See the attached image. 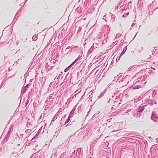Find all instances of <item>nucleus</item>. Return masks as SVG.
Masks as SVG:
<instances>
[{"label": "nucleus", "instance_id": "nucleus-1", "mask_svg": "<svg viewBox=\"0 0 158 158\" xmlns=\"http://www.w3.org/2000/svg\"><path fill=\"white\" fill-rule=\"evenodd\" d=\"M145 77L141 76V78H138L135 80L132 85L133 89H139L143 85L145 84L147 82L145 81Z\"/></svg>", "mask_w": 158, "mask_h": 158}, {"label": "nucleus", "instance_id": "nucleus-2", "mask_svg": "<svg viewBox=\"0 0 158 158\" xmlns=\"http://www.w3.org/2000/svg\"><path fill=\"white\" fill-rule=\"evenodd\" d=\"M130 78V76L129 75H126L125 76H123L121 79L118 78L117 79L116 82L122 83V86H123L127 85L129 82Z\"/></svg>", "mask_w": 158, "mask_h": 158}, {"label": "nucleus", "instance_id": "nucleus-3", "mask_svg": "<svg viewBox=\"0 0 158 158\" xmlns=\"http://www.w3.org/2000/svg\"><path fill=\"white\" fill-rule=\"evenodd\" d=\"M148 98H150V96L148 95H146L144 97L143 99L144 101H145V103H147L148 105L152 106L154 104H156L157 102L155 100L150 99Z\"/></svg>", "mask_w": 158, "mask_h": 158}, {"label": "nucleus", "instance_id": "nucleus-4", "mask_svg": "<svg viewBox=\"0 0 158 158\" xmlns=\"http://www.w3.org/2000/svg\"><path fill=\"white\" fill-rule=\"evenodd\" d=\"M121 93V92L120 91H117L112 95V97L113 98H115V100L118 99L119 98Z\"/></svg>", "mask_w": 158, "mask_h": 158}, {"label": "nucleus", "instance_id": "nucleus-5", "mask_svg": "<svg viewBox=\"0 0 158 158\" xmlns=\"http://www.w3.org/2000/svg\"><path fill=\"white\" fill-rule=\"evenodd\" d=\"M31 85V84L29 83L27 84L26 86L23 87L21 90L20 96H23V95L26 92L27 89Z\"/></svg>", "mask_w": 158, "mask_h": 158}, {"label": "nucleus", "instance_id": "nucleus-6", "mask_svg": "<svg viewBox=\"0 0 158 158\" xmlns=\"http://www.w3.org/2000/svg\"><path fill=\"white\" fill-rule=\"evenodd\" d=\"M151 119L153 121H157L158 120V116L154 112H152L151 117Z\"/></svg>", "mask_w": 158, "mask_h": 158}, {"label": "nucleus", "instance_id": "nucleus-7", "mask_svg": "<svg viewBox=\"0 0 158 158\" xmlns=\"http://www.w3.org/2000/svg\"><path fill=\"white\" fill-rule=\"evenodd\" d=\"M131 7V5L130 4V3H129L127 4H126L125 5H123L120 8V9H121V10H127V9L128 8L129 9V7Z\"/></svg>", "mask_w": 158, "mask_h": 158}, {"label": "nucleus", "instance_id": "nucleus-8", "mask_svg": "<svg viewBox=\"0 0 158 158\" xmlns=\"http://www.w3.org/2000/svg\"><path fill=\"white\" fill-rule=\"evenodd\" d=\"M147 105H140L136 109V111L138 112L141 113L144 110V107H146Z\"/></svg>", "mask_w": 158, "mask_h": 158}, {"label": "nucleus", "instance_id": "nucleus-9", "mask_svg": "<svg viewBox=\"0 0 158 158\" xmlns=\"http://www.w3.org/2000/svg\"><path fill=\"white\" fill-rule=\"evenodd\" d=\"M143 3L142 0H139L137 3V6L138 8L141 9L143 7Z\"/></svg>", "mask_w": 158, "mask_h": 158}, {"label": "nucleus", "instance_id": "nucleus-10", "mask_svg": "<svg viewBox=\"0 0 158 158\" xmlns=\"http://www.w3.org/2000/svg\"><path fill=\"white\" fill-rule=\"evenodd\" d=\"M76 106H75V107L70 112L69 116L71 117H72L74 115V112L76 109Z\"/></svg>", "mask_w": 158, "mask_h": 158}, {"label": "nucleus", "instance_id": "nucleus-11", "mask_svg": "<svg viewBox=\"0 0 158 158\" xmlns=\"http://www.w3.org/2000/svg\"><path fill=\"white\" fill-rule=\"evenodd\" d=\"M31 91H29L28 93V94L27 96V98H30V99H32V96L33 95V93L32 92L31 90Z\"/></svg>", "mask_w": 158, "mask_h": 158}, {"label": "nucleus", "instance_id": "nucleus-12", "mask_svg": "<svg viewBox=\"0 0 158 158\" xmlns=\"http://www.w3.org/2000/svg\"><path fill=\"white\" fill-rule=\"evenodd\" d=\"M106 89L104 91H103L102 93H101L99 96L98 97V99H99L102 97L104 95V94L106 91Z\"/></svg>", "mask_w": 158, "mask_h": 158}, {"label": "nucleus", "instance_id": "nucleus-13", "mask_svg": "<svg viewBox=\"0 0 158 158\" xmlns=\"http://www.w3.org/2000/svg\"><path fill=\"white\" fill-rule=\"evenodd\" d=\"M127 49V46L125 47L124 48H123V51L122 53H121L120 55L119 56L120 57H121V56L125 53V52L126 51Z\"/></svg>", "mask_w": 158, "mask_h": 158}, {"label": "nucleus", "instance_id": "nucleus-14", "mask_svg": "<svg viewBox=\"0 0 158 158\" xmlns=\"http://www.w3.org/2000/svg\"><path fill=\"white\" fill-rule=\"evenodd\" d=\"M76 11L78 13H81L82 12L81 8V7H78L76 10Z\"/></svg>", "mask_w": 158, "mask_h": 158}, {"label": "nucleus", "instance_id": "nucleus-15", "mask_svg": "<svg viewBox=\"0 0 158 158\" xmlns=\"http://www.w3.org/2000/svg\"><path fill=\"white\" fill-rule=\"evenodd\" d=\"M32 101V99L28 98L27 100L25 102V106H26L29 102H31Z\"/></svg>", "mask_w": 158, "mask_h": 158}, {"label": "nucleus", "instance_id": "nucleus-16", "mask_svg": "<svg viewBox=\"0 0 158 158\" xmlns=\"http://www.w3.org/2000/svg\"><path fill=\"white\" fill-rule=\"evenodd\" d=\"M138 112L137 111L135 110L133 113L132 114L136 118H138L139 116L138 115Z\"/></svg>", "mask_w": 158, "mask_h": 158}, {"label": "nucleus", "instance_id": "nucleus-17", "mask_svg": "<svg viewBox=\"0 0 158 158\" xmlns=\"http://www.w3.org/2000/svg\"><path fill=\"white\" fill-rule=\"evenodd\" d=\"M148 73L149 74L153 75H154L156 73L155 72H154L152 69H149L148 71Z\"/></svg>", "mask_w": 158, "mask_h": 158}, {"label": "nucleus", "instance_id": "nucleus-18", "mask_svg": "<svg viewBox=\"0 0 158 158\" xmlns=\"http://www.w3.org/2000/svg\"><path fill=\"white\" fill-rule=\"evenodd\" d=\"M93 50V48L92 47H91L88 51V54L87 55V56H89V54L91 53L92 52Z\"/></svg>", "mask_w": 158, "mask_h": 158}, {"label": "nucleus", "instance_id": "nucleus-19", "mask_svg": "<svg viewBox=\"0 0 158 158\" xmlns=\"http://www.w3.org/2000/svg\"><path fill=\"white\" fill-rule=\"evenodd\" d=\"M37 35H34L32 37V39L34 41H36L37 39Z\"/></svg>", "mask_w": 158, "mask_h": 158}, {"label": "nucleus", "instance_id": "nucleus-20", "mask_svg": "<svg viewBox=\"0 0 158 158\" xmlns=\"http://www.w3.org/2000/svg\"><path fill=\"white\" fill-rule=\"evenodd\" d=\"M19 11H18L16 14L15 15V18L13 20V21H15V22L17 20V19L18 18L19 16H17V14L18 13H19Z\"/></svg>", "mask_w": 158, "mask_h": 158}, {"label": "nucleus", "instance_id": "nucleus-21", "mask_svg": "<svg viewBox=\"0 0 158 158\" xmlns=\"http://www.w3.org/2000/svg\"><path fill=\"white\" fill-rule=\"evenodd\" d=\"M72 67L70 65H69V66L68 67H67L64 70V72H67V71H68V70L69 69L71 68Z\"/></svg>", "mask_w": 158, "mask_h": 158}, {"label": "nucleus", "instance_id": "nucleus-22", "mask_svg": "<svg viewBox=\"0 0 158 158\" xmlns=\"http://www.w3.org/2000/svg\"><path fill=\"white\" fill-rule=\"evenodd\" d=\"M10 135H9L8 134H7L5 136V139H4L3 141L5 140H5H7L9 138L10 136Z\"/></svg>", "mask_w": 158, "mask_h": 158}, {"label": "nucleus", "instance_id": "nucleus-23", "mask_svg": "<svg viewBox=\"0 0 158 158\" xmlns=\"http://www.w3.org/2000/svg\"><path fill=\"white\" fill-rule=\"evenodd\" d=\"M52 142V140H50V141H46V142L45 145L48 146H49L50 145V144Z\"/></svg>", "mask_w": 158, "mask_h": 158}, {"label": "nucleus", "instance_id": "nucleus-24", "mask_svg": "<svg viewBox=\"0 0 158 158\" xmlns=\"http://www.w3.org/2000/svg\"><path fill=\"white\" fill-rule=\"evenodd\" d=\"M71 118V117H70L69 116V117H68V118L65 121L64 124H65L66 123H68L69 122V120H70V118Z\"/></svg>", "mask_w": 158, "mask_h": 158}, {"label": "nucleus", "instance_id": "nucleus-25", "mask_svg": "<svg viewBox=\"0 0 158 158\" xmlns=\"http://www.w3.org/2000/svg\"><path fill=\"white\" fill-rule=\"evenodd\" d=\"M77 48L78 47L77 46H72V47L71 48V52L72 51V50L73 49L77 50L76 48Z\"/></svg>", "mask_w": 158, "mask_h": 158}, {"label": "nucleus", "instance_id": "nucleus-26", "mask_svg": "<svg viewBox=\"0 0 158 158\" xmlns=\"http://www.w3.org/2000/svg\"><path fill=\"white\" fill-rule=\"evenodd\" d=\"M82 70H81L80 72H78L77 73V76H80V75H81V74H82Z\"/></svg>", "mask_w": 158, "mask_h": 158}, {"label": "nucleus", "instance_id": "nucleus-27", "mask_svg": "<svg viewBox=\"0 0 158 158\" xmlns=\"http://www.w3.org/2000/svg\"><path fill=\"white\" fill-rule=\"evenodd\" d=\"M39 135H37V133L35 135L34 137L33 138V139H31V140H33L34 139H37L38 138V136Z\"/></svg>", "mask_w": 158, "mask_h": 158}, {"label": "nucleus", "instance_id": "nucleus-28", "mask_svg": "<svg viewBox=\"0 0 158 158\" xmlns=\"http://www.w3.org/2000/svg\"><path fill=\"white\" fill-rule=\"evenodd\" d=\"M42 128V127H41L40 128V129L38 130V132H37V135H39V134L40 133Z\"/></svg>", "mask_w": 158, "mask_h": 158}, {"label": "nucleus", "instance_id": "nucleus-29", "mask_svg": "<svg viewBox=\"0 0 158 158\" xmlns=\"http://www.w3.org/2000/svg\"><path fill=\"white\" fill-rule=\"evenodd\" d=\"M121 35H122L121 33V34H120L119 33H118L117 34L115 37L116 38H118L119 37L121 36Z\"/></svg>", "mask_w": 158, "mask_h": 158}, {"label": "nucleus", "instance_id": "nucleus-30", "mask_svg": "<svg viewBox=\"0 0 158 158\" xmlns=\"http://www.w3.org/2000/svg\"><path fill=\"white\" fill-rule=\"evenodd\" d=\"M107 15H105L104 16V18L103 19H105V21L106 22L107 21V18L106 17V16Z\"/></svg>", "mask_w": 158, "mask_h": 158}, {"label": "nucleus", "instance_id": "nucleus-31", "mask_svg": "<svg viewBox=\"0 0 158 158\" xmlns=\"http://www.w3.org/2000/svg\"><path fill=\"white\" fill-rule=\"evenodd\" d=\"M62 73H63L62 72H61L59 74V76L58 77V78L59 79L60 78V77L61 76L62 74Z\"/></svg>", "mask_w": 158, "mask_h": 158}, {"label": "nucleus", "instance_id": "nucleus-32", "mask_svg": "<svg viewBox=\"0 0 158 158\" xmlns=\"http://www.w3.org/2000/svg\"><path fill=\"white\" fill-rule=\"evenodd\" d=\"M4 82H5L4 81H3L2 82L1 85V86L3 87L4 86Z\"/></svg>", "mask_w": 158, "mask_h": 158}, {"label": "nucleus", "instance_id": "nucleus-33", "mask_svg": "<svg viewBox=\"0 0 158 158\" xmlns=\"http://www.w3.org/2000/svg\"><path fill=\"white\" fill-rule=\"evenodd\" d=\"M75 63H76L74 61L70 65L72 67Z\"/></svg>", "mask_w": 158, "mask_h": 158}, {"label": "nucleus", "instance_id": "nucleus-34", "mask_svg": "<svg viewBox=\"0 0 158 158\" xmlns=\"http://www.w3.org/2000/svg\"><path fill=\"white\" fill-rule=\"evenodd\" d=\"M114 85L113 84H111L108 87V88H110L111 87H112L113 86H114Z\"/></svg>", "mask_w": 158, "mask_h": 158}, {"label": "nucleus", "instance_id": "nucleus-35", "mask_svg": "<svg viewBox=\"0 0 158 158\" xmlns=\"http://www.w3.org/2000/svg\"><path fill=\"white\" fill-rule=\"evenodd\" d=\"M121 74H120L119 75H117V77H118L119 78L121 79L122 77H123V76H121L122 75H120Z\"/></svg>", "mask_w": 158, "mask_h": 158}, {"label": "nucleus", "instance_id": "nucleus-36", "mask_svg": "<svg viewBox=\"0 0 158 158\" xmlns=\"http://www.w3.org/2000/svg\"><path fill=\"white\" fill-rule=\"evenodd\" d=\"M156 145H153L151 148V149L152 150V149H153L154 148H155Z\"/></svg>", "mask_w": 158, "mask_h": 158}, {"label": "nucleus", "instance_id": "nucleus-37", "mask_svg": "<svg viewBox=\"0 0 158 158\" xmlns=\"http://www.w3.org/2000/svg\"><path fill=\"white\" fill-rule=\"evenodd\" d=\"M13 128L11 127H10L9 129V131H10V132H12L13 131Z\"/></svg>", "mask_w": 158, "mask_h": 158}, {"label": "nucleus", "instance_id": "nucleus-38", "mask_svg": "<svg viewBox=\"0 0 158 158\" xmlns=\"http://www.w3.org/2000/svg\"><path fill=\"white\" fill-rule=\"evenodd\" d=\"M70 48V47L69 46L68 47L65 49V51H68V52H69V51H68V49Z\"/></svg>", "mask_w": 158, "mask_h": 158}, {"label": "nucleus", "instance_id": "nucleus-39", "mask_svg": "<svg viewBox=\"0 0 158 158\" xmlns=\"http://www.w3.org/2000/svg\"><path fill=\"white\" fill-rule=\"evenodd\" d=\"M23 134H21L20 135H19L18 137L19 138H21L22 137H23Z\"/></svg>", "mask_w": 158, "mask_h": 158}, {"label": "nucleus", "instance_id": "nucleus-40", "mask_svg": "<svg viewBox=\"0 0 158 158\" xmlns=\"http://www.w3.org/2000/svg\"><path fill=\"white\" fill-rule=\"evenodd\" d=\"M53 82H51L49 85V87H51V86L52 87L53 86Z\"/></svg>", "mask_w": 158, "mask_h": 158}, {"label": "nucleus", "instance_id": "nucleus-41", "mask_svg": "<svg viewBox=\"0 0 158 158\" xmlns=\"http://www.w3.org/2000/svg\"><path fill=\"white\" fill-rule=\"evenodd\" d=\"M56 119V116H54L52 118V121H54Z\"/></svg>", "mask_w": 158, "mask_h": 158}, {"label": "nucleus", "instance_id": "nucleus-42", "mask_svg": "<svg viewBox=\"0 0 158 158\" xmlns=\"http://www.w3.org/2000/svg\"><path fill=\"white\" fill-rule=\"evenodd\" d=\"M141 112H138V115L139 117L141 115V114L140 113Z\"/></svg>", "mask_w": 158, "mask_h": 158}, {"label": "nucleus", "instance_id": "nucleus-43", "mask_svg": "<svg viewBox=\"0 0 158 158\" xmlns=\"http://www.w3.org/2000/svg\"><path fill=\"white\" fill-rule=\"evenodd\" d=\"M152 55H153V54H154V53H155V51H154V49H153V50L152 51Z\"/></svg>", "mask_w": 158, "mask_h": 158}, {"label": "nucleus", "instance_id": "nucleus-44", "mask_svg": "<svg viewBox=\"0 0 158 158\" xmlns=\"http://www.w3.org/2000/svg\"><path fill=\"white\" fill-rule=\"evenodd\" d=\"M79 59V58H77V59H76L74 61L76 63V62L78 61Z\"/></svg>", "mask_w": 158, "mask_h": 158}, {"label": "nucleus", "instance_id": "nucleus-45", "mask_svg": "<svg viewBox=\"0 0 158 158\" xmlns=\"http://www.w3.org/2000/svg\"><path fill=\"white\" fill-rule=\"evenodd\" d=\"M118 6H115V9L116 10H117L118 9Z\"/></svg>", "mask_w": 158, "mask_h": 158}, {"label": "nucleus", "instance_id": "nucleus-46", "mask_svg": "<svg viewBox=\"0 0 158 158\" xmlns=\"http://www.w3.org/2000/svg\"><path fill=\"white\" fill-rule=\"evenodd\" d=\"M156 122L155 124L156 125L158 126V120L157 121H155Z\"/></svg>", "mask_w": 158, "mask_h": 158}, {"label": "nucleus", "instance_id": "nucleus-47", "mask_svg": "<svg viewBox=\"0 0 158 158\" xmlns=\"http://www.w3.org/2000/svg\"><path fill=\"white\" fill-rule=\"evenodd\" d=\"M19 41H17L16 42V44H17V45H18L19 43Z\"/></svg>", "mask_w": 158, "mask_h": 158}, {"label": "nucleus", "instance_id": "nucleus-48", "mask_svg": "<svg viewBox=\"0 0 158 158\" xmlns=\"http://www.w3.org/2000/svg\"><path fill=\"white\" fill-rule=\"evenodd\" d=\"M136 65H134L133 66H131L130 68H129V70L130 69L131 70V69H132V68H133V67H134V66H135Z\"/></svg>", "mask_w": 158, "mask_h": 158}, {"label": "nucleus", "instance_id": "nucleus-49", "mask_svg": "<svg viewBox=\"0 0 158 158\" xmlns=\"http://www.w3.org/2000/svg\"><path fill=\"white\" fill-rule=\"evenodd\" d=\"M74 154L75 155V150H74V152H72V154Z\"/></svg>", "mask_w": 158, "mask_h": 158}, {"label": "nucleus", "instance_id": "nucleus-50", "mask_svg": "<svg viewBox=\"0 0 158 158\" xmlns=\"http://www.w3.org/2000/svg\"><path fill=\"white\" fill-rule=\"evenodd\" d=\"M11 132L10 131H8L7 133V134H8L9 135H10V134H11Z\"/></svg>", "mask_w": 158, "mask_h": 158}, {"label": "nucleus", "instance_id": "nucleus-51", "mask_svg": "<svg viewBox=\"0 0 158 158\" xmlns=\"http://www.w3.org/2000/svg\"><path fill=\"white\" fill-rule=\"evenodd\" d=\"M137 34V33H136V34L135 35V36L133 38V39H132V40L131 41H132L134 39V38H135V37L136 36V35Z\"/></svg>", "mask_w": 158, "mask_h": 158}, {"label": "nucleus", "instance_id": "nucleus-52", "mask_svg": "<svg viewBox=\"0 0 158 158\" xmlns=\"http://www.w3.org/2000/svg\"><path fill=\"white\" fill-rule=\"evenodd\" d=\"M156 8H155V9L153 10L152 12V14H151V15H152V13H153V11H154V10H156Z\"/></svg>", "mask_w": 158, "mask_h": 158}, {"label": "nucleus", "instance_id": "nucleus-53", "mask_svg": "<svg viewBox=\"0 0 158 158\" xmlns=\"http://www.w3.org/2000/svg\"><path fill=\"white\" fill-rule=\"evenodd\" d=\"M120 57H119V58H117V59H116V61H117V60H119V59H120Z\"/></svg>", "mask_w": 158, "mask_h": 158}, {"label": "nucleus", "instance_id": "nucleus-54", "mask_svg": "<svg viewBox=\"0 0 158 158\" xmlns=\"http://www.w3.org/2000/svg\"><path fill=\"white\" fill-rule=\"evenodd\" d=\"M94 43H93V45L91 46V47H93V48L94 49Z\"/></svg>", "mask_w": 158, "mask_h": 158}, {"label": "nucleus", "instance_id": "nucleus-55", "mask_svg": "<svg viewBox=\"0 0 158 158\" xmlns=\"http://www.w3.org/2000/svg\"><path fill=\"white\" fill-rule=\"evenodd\" d=\"M112 82H113V84L114 83V82H115V80H114Z\"/></svg>", "mask_w": 158, "mask_h": 158}, {"label": "nucleus", "instance_id": "nucleus-56", "mask_svg": "<svg viewBox=\"0 0 158 158\" xmlns=\"http://www.w3.org/2000/svg\"><path fill=\"white\" fill-rule=\"evenodd\" d=\"M52 96H49V98H50V99H51V98H52Z\"/></svg>", "mask_w": 158, "mask_h": 158}, {"label": "nucleus", "instance_id": "nucleus-57", "mask_svg": "<svg viewBox=\"0 0 158 158\" xmlns=\"http://www.w3.org/2000/svg\"><path fill=\"white\" fill-rule=\"evenodd\" d=\"M98 45V44H97L96 43H95V48H97V46Z\"/></svg>", "mask_w": 158, "mask_h": 158}, {"label": "nucleus", "instance_id": "nucleus-58", "mask_svg": "<svg viewBox=\"0 0 158 158\" xmlns=\"http://www.w3.org/2000/svg\"><path fill=\"white\" fill-rule=\"evenodd\" d=\"M62 110V108H60L59 110V111H61Z\"/></svg>", "mask_w": 158, "mask_h": 158}, {"label": "nucleus", "instance_id": "nucleus-59", "mask_svg": "<svg viewBox=\"0 0 158 158\" xmlns=\"http://www.w3.org/2000/svg\"><path fill=\"white\" fill-rule=\"evenodd\" d=\"M110 119H108V120H107V122H110Z\"/></svg>", "mask_w": 158, "mask_h": 158}, {"label": "nucleus", "instance_id": "nucleus-60", "mask_svg": "<svg viewBox=\"0 0 158 158\" xmlns=\"http://www.w3.org/2000/svg\"><path fill=\"white\" fill-rule=\"evenodd\" d=\"M135 23H133L131 25V26H132V27L134 25H135Z\"/></svg>", "mask_w": 158, "mask_h": 158}, {"label": "nucleus", "instance_id": "nucleus-61", "mask_svg": "<svg viewBox=\"0 0 158 158\" xmlns=\"http://www.w3.org/2000/svg\"><path fill=\"white\" fill-rule=\"evenodd\" d=\"M11 70V69H10V68H9L8 69V70L9 71H10V70Z\"/></svg>", "mask_w": 158, "mask_h": 158}, {"label": "nucleus", "instance_id": "nucleus-62", "mask_svg": "<svg viewBox=\"0 0 158 158\" xmlns=\"http://www.w3.org/2000/svg\"><path fill=\"white\" fill-rule=\"evenodd\" d=\"M62 120H60V121L61 122H60V124H61V123H62Z\"/></svg>", "mask_w": 158, "mask_h": 158}, {"label": "nucleus", "instance_id": "nucleus-63", "mask_svg": "<svg viewBox=\"0 0 158 158\" xmlns=\"http://www.w3.org/2000/svg\"><path fill=\"white\" fill-rule=\"evenodd\" d=\"M114 109V108L113 107H112V108H111V109L112 110H113Z\"/></svg>", "mask_w": 158, "mask_h": 158}, {"label": "nucleus", "instance_id": "nucleus-64", "mask_svg": "<svg viewBox=\"0 0 158 158\" xmlns=\"http://www.w3.org/2000/svg\"><path fill=\"white\" fill-rule=\"evenodd\" d=\"M152 69L154 70V71H155V70H156L154 68H152Z\"/></svg>", "mask_w": 158, "mask_h": 158}]
</instances>
